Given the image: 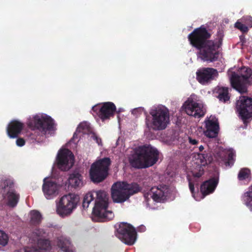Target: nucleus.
I'll return each instance as SVG.
<instances>
[{
    "mask_svg": "<svg viewBox=\"0 0 252 252\" xmlns=\"http://www.w3.org/2000/svg\"><path fill=\"white\" fill-rule=\"evenodd\" d=\"M23 128V124L18 121H12L7 127V133L11 138L17 137Z\"/></svg>",
    "mask_w": 252,
    "mask_h": 252,
    "instance_id": "b1692460",
    "label": "nucleus"
},
{
    "mask_svg": "<svg viewBox=\"0 0 252 252\" xmlns=\"http://www.w3.org/2000/svg\"><path fill=\"white\" fill-rule=\"evenodd\" d=\"M89 132H91L90 124L86 122L81 123L77 127L76 132L74 133L73 139L77 138L78 133L88 134ZM91 133L92 132H91Z\"/></svg>",
    "mask_w": 252,
    "mask_h": 252,
    "instance_id": "bb28decb",
    "label": "nucleus"
},
{
    "mask_svg": "<svg viewBox=\"0 0 252 252\" xmlns=\"http://www.w3.org/2000/svg\"><path fill=\"white\" fill-rule=\"evenodd\" d=\"M57 163L61 170H69L74 164V156L72 153L66 149L60 150L57 157Z\"/></svg>",
    "mask_w": 252,
    "mask_h": 252,
    "instance_id": "f3484780",
    "label": "nucleus"
},
{
    "mask_svg": "<svg viewBox=\"0 0 252 252\" xmlns=\"http://www.w3.org/2000/svg\"><path fill=\"white\" fill-rule=\"evenodd\" d=\"M235 156V152L232 149H225L220 147L218 148L215 155L217 160L226 167L232 166Z\"/></svg>",
    "mask_w": 252,
    "mask_h": 252,
    "instance_id": "aec40b11",
    "label": "nucleus"
},
{
    "mask_svg": "<svg viewBox=\"0 0 252 252\" xmlns=\"http://www.w3.org/2000/svg\"><path fill=\"white\" fill-rule=\"evenodd\" d=\"M151 116L146 118V125L150 129L161 130L165 129L169 124L168 109L163 105L153 106L150 111Z\"/></svg>",
    "mask_w": 252,
    "mask_h": 252,
    "instance_id": "20e7f679",
    "label": "nucleus"
},
{
    "mask_svg": "<svg viewBox=\"0 0 252 252\" xmlns=\"http://www.w3.org/2000/svg\"><path fill=\"white\" fill-rule=\"evenodd\" d=\"M236 110L243 120L252 118V99L244 96L239 97L236 102Z\"/></svg>",
    "mask_w": 252,
    "mask_h": 252,
    "instance_id": "dca6fc26",
    "label": "nucleus"
},
{
    "mask_svg": "<svg viewBox=\"0 0 252 252\" xmlns=\"http://www.w3.org/2000/svg\"><path fill=\"white\" fill-rule=\"evenodd\" d=\"M252 75V69L246 67H242L238 73L233 72L230 77L232 86L241 94L246 93L247 91V85Z\"/></svg>",
    "mask_w": 252,
    "mask_h": 252,
    "instance_id": "9d476101",
    "label": "nucleus"
},
{
    "mask_svg": "<svg viewBox=\"0 0 252 252\" xmlns=\"http://www.w3.org/2000/svg\"><path fill=\"white\" fill-rule=\"evenodd\" d=\"M68 181L69 185L74 188L81 187L83 185L82 177L78 173H74L71 174Z\"/></svg>",
    "mask_w": 252,
    "mask_h": 252,
    "instance_id": "a878e982",
    "label": "nucleus"
},
{
    "mask_svg": "<svg viewBox=\"0 0 252 252\" xmlns=\"http://www.w3.org/2000/svg\"><path fill=\"white\" fill-rule=\"evenodd\" d=\"M218 184V181L215 179H212L206 181L201 186V191L203 194V198L204 196L210 193L213 192Z\"/></svg>",
    "mask_w": 252,
    "mask_h": 252,
    "instance_id": "393cba45",
    "label": "nucleus"
},
{
    "mask_svg": "<svg viewBox=\"0 0 252 252\" xmlns=\"http://www.w3.org/2000/svg\"><path fill=\"white\" fill-rule=\"evenodd\" d=\"M138 230L139 231L144 232L146 230V227L144 225H141L139 227Z\"/></svg>",
    "mask_w": 252,
    "mask_h": 252,
    "instance_id": "a19ab883",
    "label": "nucleus"
},
{
    "mask_svg": "<svg viewBox=\"0 0 252 252\" xmlns=\"http://www.w3.org/2000/svg\"><path fill=\"white\" fill-rule=\"evenodd\" d=\"M204 147L202 145H200L199 147V151H200V152L204 150Z\"/></svg>",
    "mask_w": 252,
    "mask_h": 252,
    "instance_id": "79ce46f5",
    "label": "nucleus"
},
{
    "mask_svg": "<svg viewBox=\"0 0 252 252\" xmlns=\"http://www.w3.org/2000/svg\"><path fill=\"white\" fill-rule=\"evenodd\" d=\"M116 110L115 105L110 102L103 103L102 106L97 104L92 107V114L98 115L103 121L109 119L112 116Z\"/></svg>",
    "mask_w": 252,
    "mask_h": 252,
    "instance_id": "6ab92c4d",
    "label": "nucleus"
},
{
    "mask_svg": "<svg viewBox=\"0 0 252 252\" xmlns=\"http://www.w3.org/2000/svg\"><path fill=\"white\" fill-rule=\"evenodd\" d=\"M30 218L31 223L34 225L39 224L42 219L40 212L36 210H32L30 212Z\"/></svg>",
    "mask_w": 252,
    "mask_h": 252,
    "instance_id": "c85d7f7f",
    "label": "nucleus"
},
{
    "mask_svg": "<svg viewBox=\"0 0 252 252\" xmlns=\"http://www.w3.org/2000/svg\"><path fill=\"white\" fill-rule=\"evenodd\" d=\"M182 108L188 115L195 118L201 117L205 113V109L202 104L198 102V96L194 94L190 95Z\"/></svg>",
    "mask_w": 252,
    "mask_h": 252,
    "instance_id": "ddd939ff",
    "label": "nucleus"
},
{
    "mask_svg": "<svg viewBox=\"0 0 252 252\" xmlns=\"http://www.w3.org/2000/svg\"><path fill=\"white\" fill-rule=\"evenodd\" d=\"M48 235V232L43 228L35 229L32 233L30 240L32 243H36L37 247L42 252H48L52 249V246L48 239L45 238Z\"/></svg>",
    "mask_w": 252,
    "mask_h": 252,
    "instance_id": "2eb2a0df",
    "label": "nucleus"
},
{
    "mask_svg": "<svg viewBox=\"0 0 252 252\" xmlns=\"http://www.w3.org/2000/svg\"><path fill=\"white\" fill-rule=\"evenodd\" d=\"M218 76L217 70L213 68H203L198 69L196 72L197 79L202 85L208 84Z\"/></svg>",
    "mask_w": 252,
    "mask_h": 252,
    "instance_id": "412c9836",
    "label": "nucleus"
},
{
    "mask_svg": "<svg viewBox=\"0 0 252 252\" xmlns=\"http://www.w3.org/2000/svg\"><path fill=\"white\" fill-rule=\"evenodd\" d=\"M218 98L220 101L224 102L229 100L228 89L226 87H220L218 89Z\"/></svg>",
    "mask_w": 252,
    "mask_h": 252,
    "instance_id": "c756f323",
    "label": "nucleus"
},
{
    "mask_svg": "<svg viewBox=\"0 0 252 252\" xmlns=\"http://www.w3.org/2000/svg\"><path fill=\"white\" fill-rule=\"evenodd\" d=\"M27 125L31 129H37L45 134L48 131L54 130L55 127L53 120L45 114H38L32 117H30Z\"/></svg>",
    "mask_w": 252,
    "mask_h": 252,
    "instance_id": "1a4fd4ad",
    "label": "nucleus"
},
{
    "mask_svg": "<svg viewBox=\"0 0 252 252\" xmlns=\"http://www.w3.org/2000/svg\"><path fill=\"white\" fill-rule=\"evenodd\" d=\"M235 27L237 29L240 30L242 32H247L248 31V27L246 26L245 24H242L241 22L238 21L235 24Z\"/></svg>",
    "mask_w": 252,
    "mask_h": 252,
    "instance_id": "72a5a7b5",
    "label": "nucleus"
},
{
    "mask_svg": "<svg viewBox=\"0 0 252 252\" xmlns=\"http://www.w3.org/2000/svg\"><path fill=\"white\" fill-rule=\"evenodd\" d=\"M210 36V33L202 27L195 29L188 35L190 44L199 50L197 58L201 61L213 62L218 57V49L221 44V38L215 40H207Z\"/></svg>",
    "mask_w": 252,
    "mask_h": 252,
    "instance_id": "f257e3e1",
    "label": "nucleus"
},
{
    "mask_svg": "<svg viewBox=\"0 0 252 252\" xmlns=\"http://www.w3.org/2000/svg\"><path fill=\"white\" fill-rule=\"evenodd\" d=\"M94 193L95 194L96 198L93 210V220L95 221H103L112 219L114 214L107 210L108 197L105 191L98 190L87 193L84 197L82 203L83 209H86L89 207L90 203L94 199Z\"/></svg>",
    "mask_w": 252,
    "mask_h": 252,
    "instance_id": "f03ea898",
    "label": "nucleus"
},
{
    "mask_svg": "<svg viewBox=\"0 0 252 252\" xmlns=\"http://www.w3.org/2000/svg\"><path fill=\"white\" fill-rule=\"evenodd\" d=\"M159 153L150 145L137 149L129 158L131 165L136 168H145L153 165L158 159Z\"/></svg>",
    "mask_w": 252,
    "mask_h": 252,
    "instance_id": "7ed1b4c3",
    "label": "nucleus"
},
{
    "mask_svg": "<svg viewBox=\"0 0 252 252\" xmlns=\"http://www.w3.org/2000/svg\"><path fill=\"white\" fill-rule=\"evenodd\" d=\"M91 138H92L95 142L98 144V145H101V139L97 136L94 133H91Z\"/></svg>",
    "mask_w": 252,
    "mask_h": 252,
    "instance_id": "4c0bfd02",
    "label": "nucleus"
},
{
    "mask_svg": "<svg viewBox=\"0 0 252 252\" xmlns=\"http://www.w3.org/2000/svg\"><path fill=\"white\" fill-rule=\"evenodd\" d=\"M25 141L22 138L17 139L16 140V144L18 146L22 147L25 144Z\"/></svg>",
    "mask_w": 252,
    "mask_h": 252,
    "instance_id": "ea45409f",
    "label": "nucleus"
},
{
    "mask_svg": "<svg viewBox=\"0 0 252 252\" xmlns=\"http://www.w3.org/2000/svg\"><path fill=\"white\" fill-rule=\"evenodd\" d=\"M168 192V188L165 185L152 187L150 190L144 193V203L147 207H151L155 202H160L164 200Z\"/></svg>",
    "mask_w": 252,
    "mask_h": 252,
    "instance_id": "9b49d317",
    "label": "nucleus"
},
{
    "mask_svg": "<svg viewBox=\"0 0 252 252\" xmlns=\"http://www.w3.org/2000/svg\"><path fill=\"white\" fill-rule=\"evenodd\" d=\"M111 163L109 158L98 159L94 162L90 169V176L94 183H100L107 176L109 166Z\"/></svg>",
    "mask_w": 252,
    "mask_h": 252,
    "instance_id": "0eeeda50",
    "label": "nucleus"
},
{
    "mask_svg": "<svg viewBox=\"0 0 252 252\" xmlns=\"http://www.w3.org/2000/svg\"><path fill=\"white\" fill-rule=\"evenodd\" d=\"M13 252H40L37 249L34 247H26L22 249L17 250Z\"/></svg>",
    "mask_w": 252,
    "mask_h": 252,
    "instance_id": "473e14b6",
    "label": "nucleus"
},
{
    "mask_svg": "<svg viewBox=\"0 0 252 252\" xmlns=\"http://www.w3.org/2000/svg\"><path fill=\"white\" fill-rule=\"evenodd\" d=\"M63 184H58L51 179L44 178L42 185V191L47 199H52L56 197L59 193L61 187Z\"/></svg>",
    "mask_w": 252,
    "mask_h": 252,
    "instance_id": "a211bd4d",
    "label": "nucleus"
},
{
    "mask_svg": "<svg viewBox=\"0 0 252 252\" xmlns=\"http://www.w3.org/2000/svg\"><path fill=\"white\" fill-rule=\"evenodd\" d=\"M240 20L245 22L249 27H252V18L251 16L243 17Z\"/></svg>",
    "mask_w": 252,
    "mask_h": 252,
    "instance_id": "f704fd0d",
    "label": "nucleus"
},
{
    "mask_svg": "<svg viewBox=\"0 0 252 252\" xmlns=\"http://www.w3.org/2000/svg\"><path fill=\"white\" fill-rule=\"evenodd\" d=\"M188 138L189 143L192 145H195L198 143V141L195 138H193L191 137H189Z\"/></svg>",
    "mask_w": 252,
    "mask_h": 252,
    "instance_id": "58836bf2",
    "label": "nucleus"
},
{
    "mask_svg": "<svg viewBox=\"0 0 252 252\" xmlns=\"http://www.w3.org/2000/svg\"><path fill=\"white\" fill-rule=\"evenodd\" d=\"M8 237L3 231L0 229V250L6 246L8 243Z\"/></svg>",
    "mask_w": 252,
    "mask_h": 252,
    "instance_id": "7c9ffc66",
    "label": "nucleus"
},
{
    "mask_svg": "<svg viewBox=\"0 0 252 252\" xmlns=\"http://www.w3.org/2000/svg\"><path fill=\"white\" fill-rule=\"evenodd\" d=\"M117 236L122 242L128 245H132L136 240L135 228L126 222H121L117 228Z\"/></svg>",
    "mask_w": 252,
    "mask_h": 252,
    "instance_id": "4468645a",
    "label": "nucleus"
},
{
    "mask_svg": "<svg viewBox=\"0 0 252 252\" xmlns=\"http://www.w3.org/2000/svg\"><path fill=\"white\" fill-rule=\"evenodd\" d=\"M2 189V195L6 204L9 207H14L17 204L19 194L13 189V179L10 177H3L0 183Z\"/></svg>",
    "mask_w": 252,
    "mask_h": 252,
    "instance_id": "6e6552de",
    "label": "nucleus"
},
{
    "mask_svg": "<svg viewBox=\"0 0 252 252\" xmlns=\"http://www.w3.org/2000/svg\"><path fill=\"white\" fill-rule=\"evenodd\" d=\"M206 130L205 135L209 138L216 137L218 133L219 124L215 117L211 116L205 121Z\"/></svg>",
    "mask_w": 252,
    "mask_h": 252,
    "instance_id": "4be33fe9",
    "label": "nucleus"
},
{
    "mask_svg": "<svg viewBox=\"0 0 252 252\" xmlns=\"http://www.w3.org/2000/svg\"><path fill=\"white\" fill-rule=\"evenodd\" d=\"M242 200L246 206L252 211V185L249 188V190L244 193Z\"/></svg>",
    "mask_w": 252,
    "mask_h": 252,
    "instance_id": "cd10ccee",
    "label": "nucleus"
},
{
    "mask_svg": "<svg viewBox=\"0 0 252 252\" xmlns=\"http://www.w3.org/2000/svg\"><path fill=\"white\" fill-rule=\"evenodd\" d=\"M79 201L78 195L68 193L60 198L56 204V212L62 218L69 216L77 208Z\"/></svg>",
    "mask_w": 252,
    "mask_h": 252,
    "instance_id": "423d86ee",
    "label": "nucleus"
},
{
    "mask_svg": "<svg viewBox=\"0 0 252 252\" xmlns=\"http://www.w3.org/2000/svg\"><path fill=\"white\" fill-rule=\"evenodd\" d=\"M140 191V188L136 183L118 182L112 186L111 196L114 202L123 203Z\"/></svg>",
    "mask_w": 252,
    "mask_h": 252,
    "instance_id": "39448f33",
    "label": "nucleus"
},
{
    "mask_svg": "<svg viewBox=\"0 0 252 252\" xmlns=\"http://www.w3.org/2000/svg\"><path fill=\"white\" fill-rule=\"evenodd\" d=\"M250 170L248 168H243L240 170L238 177L240 180H243L249 177Z\"/></svg>",
    "mask_w": 252,
    "mask_h": 252,
    "instance_id": "2f4dec72",
    "label": "nucleus"
},
{
    "mask_svg": "<svg viewBox=\"0 0 252 252\" xmlns=\"http://www.w3.org/2000/svg\"><path fill=\"white\" fill-rule=\"evenodd\" d=\"M189 188L190 191H191L192 193V197L196 200H198L197 198H196L194 193V185L191 182V181L189 179Z\"/></svg>",
    "mask_w": 252,
    "mask_h": 252,
    "instance_id": "e433bc0d",
    "label": "nucleus"
},
{
    "mask_svg": "<svg viewBox=\"0 0 252 252\" xmlns=\"http://www.w3.org/2000/svg\"><path fill=\"white\" fill-rule=\"evenodd\" d=\"M120 223L119 225H120ZM119 226V225H118V226ZM116 227H117V229L119 228V227H117V226H116Z\"/></svg>",
    "mask_w": 252,
    "mask_h": 252,
    "instance_id": "37998d69",
    "label": "nucleus"
},
{
    "mask_svg": "<svg viewBox=\"0 0 252 252\" xmlns=\"http://www.w3.org/2000/svg\"><path fill=\"white\" fill-rule=\"evenodd\" d=\"M54 244L63 252H74L72 245L69 238L65 236L57 237L54 240Z\"/></svg>",
    "mask_w": 252,
    "mask_h": 252,
    "instance_id": "5701e85b",
    "label": "nucleus"
},
{
    "mask_svg": "<svg viewBox=\"0 0 252 252\" xmlns=\"http://www.w3.org/2000/svg\"><path fill=\"white\" fill-rule=\"evenodd\" d=\"M143 111L144 108L140 107L132 110L131 113L133 115L135 116L136 117H138V116L140 115Z\"/></svg>",
    "mask_w": 252,
    "mask_h": 252,
    "instance_id": "c9c22d12",
    "label": "nucleus"
},
{
    "mask_svg": "<svg viewBox=\"0 0 252 252\" xmlns=\"http://www.w3.org/2000/svg\"><path fill=\"white\" fill-rule=\"evenodd\" d=\"M213 160L211 154L195 153L192 158L191 172L195 177H200L204 173L203 167L210 164Z\"/></svg>",
    "mask_w": 252,
    "mask_h": 252,
    "instance_id": "f8f14e48",
    "label": "nucleus"
}]
</instances>
